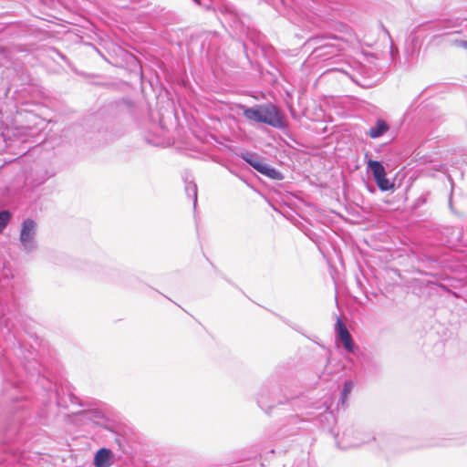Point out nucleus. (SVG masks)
Segmentation results:
<instances>
[{
	"instance_id": "obj_1",
	"label": "nucleus",
	"mask_w": 467,
	"mask_h": 467,
	"mask_svg": "<svg viewBox=\"0 0 467 467\" xmlns=\"http://www.w3.org/2000/svg\"><path fill=\"white\" fill-rule=\"evenodd\" d=\"M13 273L4 265L0 273V377L3 380V401L13 409L27 408L26 392L35 381L48 391L49 402L68 408L79 404L78 398L68 384L58 386L42 372L48 365L36 359V353L22 338V321L18 313L9 308L7 300L12 294Z\"/></svg>"
},
{
	"instance_id": "obj_2",
	"label": "nucleus",
	"mask_w": 467,
	"mask_h": 467,
	"mask_svg": "<svg viewBox=\"0 0 467 467\" xmlns=\"http://www.w3.org/2000/svg\"><path fill=\"white\" fill-rule=\"evenodd\" d=\"M20 441L17 427L9 426L0 444V467H21L27 464L25 452L20 451L18 448Z\"/></svg>"
},
{
	"instance_id": "obj_3",
	"label": "nucleus",
	"mask_w": 467,
	"mask_h": 467,
	"mask_svg": "<svg viewBox=\"0 0 467 467\" xmlns=\"http://www.w3.org/2000/svg\"><path fill=\"white\" fill-rule=\"evenodd\" d=\"M241 157L261 174L273 180H281L283 178L279 171L264 162L256 153L247 151L242 153Z\"/></svg>"
},
{
	"instance_id": "obj_4",
	"label": "nucleus",
	"mask_w": 467,
	"mask_h": 467,
	"mask_svg": "<svg viewBox=\"0 0 467 467\" xmlns=\"http://www.w3.org/2000/svg\"><path fill=\"white\" fill-rule=\"evenodd\" d=\"M36 222L30 218L24 220L21 226L19 241L23 249L27 253H30L36 248Z\"/></svg>"
},
{
	"instance_id": "obj_5",
	"label": "nucleus",
	"mask_w": 467,
	"mask_h": 467,
	"mask_svg": "<svg viewBox=\"0 0 467 467\" xmlns=\"http://www.w3.org/2000/svg\"><path fill=\"white\" fill-rule=\"evenodd\" d=\"M53 176V173H48L46 171H43L40 168H36L31 170L25 178V188L26 191H32L35 188L45 183L50 177Z\"/></svg>"
},
{
	"instance_id": "obj_6",
	"label": "nucleus",
	"mask_w": 467,
	"mask_h": 467,
	"mask_svg": "<svg viewBox=\"0 0 467 467\" xmlns=\"http://www.w3.org/2000/svg\"><path fill=\"white\" fill-rule=\"evenodd\" d=\"M261 123H265L275 128H281L284 121L277 108L272 104H267L262 106Z\"/></svg>"
},
{
	"instance_id": "obj_7",
	"label": "nucleus",
	"mask_w": 467,
	"mask_h": 467,
	"mask_svg": "<svg viewBox=\"0 0 467 467\" xmlns=\"http://www.w3.org/2000/svg\"><path fill=\"white\" fill-rule=\"evenodd\" d=\"M336 331L337 337L343 343L345 349L348 352L353 353L355 350V343L348 328L339 317L337 319Z\"/></svg>"
},
{
	"instance_id": "obj_8",
	"label": "nucleus",
	"mask_w": 467,
	"mask_h": 467,
	"mask_svg": "<svg viewBox=\"0 0 467 467\" xmlns=\"http://www.w3.org/2000/svg\"><path fill=\"white\" fill-rule=\"evenodd\" d=\"M465 21H462L461 23L458 22V20L455 21H445L441 24V28L445 30L444 33L438 34L435 36H449L453 34H464L465 29L467 30V23L463 25Z\"/></svg>"
},
{
	"instance_id": "obj_9",
	"label": "nucleus",
	"mask_w": 467,
	"mask_h": 467,
	"mask_svg": "<svg viewBox=\"0 0 467 467\" xmlns=\"http://www.w3.org/2000/svg\"><path fill=\"white\" fill-rule=\"evenodd\" d=\"M113 453L109 449H99L94 457L95 467H109L113 464Z\"/></svg>"
},
{
	"instance_id": "obj_10",
	"label": "nucleus",
	"mask_w": 467,
	"mask_h": 467,
	"mask_svg": "<svg viewBox=\"0 0 467 467\" xmlns=\"http://www.w3.org/2000/svg\"><path fill=\"white\" fill-rule=\"evenodd\" d=\"M389 130V125L384 119H378L375 125L372 126L367 132L368 136L371 139H378L383 136Z\"/></svg>"
},
{
	"instance_id": "obj_11",
	"label": "nucleus",
	"mask_w": 467,
	"mask_h": 467,
	"mask_svg": "<svg viewBox=\"0 0 467 467\" xmlns=\"http://www.w3.org/2000/svg\"><path fill=\"white\" fill-rule=\"evenodd\" d=\"M241 108L243 109L244 115L247 119L261 123L262 106L254 108H246L244 106H241Z\"/></svg>"
},
{
	"instance_id": "obj_12",
	"label": "nucleus",
	"mask_w": 467,
	"mask_h": 467,
	"mask_svg": "<svg viewBox=\"0 0 467 467\" xmlns=\"http://www.w3.org/2000/svg\"><path fill=\"white\" fill-rule=\"evenodd\" d=\"M368 167L372 172L374 179L386 173L384 166L378 161H369Z\"/></svg>"
},
{
	"instance_id": "obj_13",
	"label": "nucleus",
	"mask_w": 467,
	"mask_h": 467,
	"mask_svg": "<svg viewBox=\"0 0 467 467\" xmlns=\"http://www.w3.org/2000/svg\"><path fill=\"white\" fill-rule=\"evenodd\" d=\"M353 387L354 382L352 380H347L344 383L340 397V403L342 404L343 407L346 405L348 395L351 393Z\"/></svg>"
},
{
	"instance_id": "obj_14",
	"label": "nucleus",
	"mask_w": 467,
	"mask_h": 467,
	"mask_svg": "<svg viewBox=\"0 0 467 467\" xmlns=\"http://www.w3.org/2000/svg\"><path fill=\"white\" fill-rule=\"evenodd\" d=\"M185 192L189 198L192 199L195 207L197 203V185L193 182H186Z\"/></svg>"
},
{
	"instance_id": "obj_15",
	"label": "nucleus",
	"mask_w": 467,
	"mask_h": 467,
	"mask_svg": "<svg viewBox=\"0 0 467 467\" xmlns=\"http://www.w3.org/2000/svg\"><path fill=\"white\" fill-rule=\"evenodd\" d=\"M374 180H375L378 187L381 191H388V190L391 189V187H392V184L389 182V181L386 177V173L381 176H379L378 178H375Z\"/></svg>"
},
{
	"instance_id": "obj_16",
	"label": "nucleus",
	"mask_w": 467,
	"mask_h": 467,
	"mask_svg": "<svg viewBox=\"0 0 467 467\" xmlns=\"http://www.w3.org/2000/svg\"><path fill=\"white\" fill-rule=\"evenodd\" d=\"M11 213L7 210L0 211V234L11 220Z\"/></svg>"
},
{
	"instance_id": "obj_17",
	"label": "nucleus",
	"mask_w": 467,
	"mask_h": 467,
	"mask_svg": "<svg viewBox=\"0 0 467 467\" xmlns=\"http://www.w3.org/2000/svg\"><path fill=\"white\" fill-rule=\"evenodd\" d=\"M257 403L258 405L262 408V410H265L266 412H268L267 409L265 407V401H264V398L263 396H260L257 400Z\"/></svg>"
},
{
	"instance_id": "obj_18",
	"label": "nucleus",
	"mask_w": 467,
	"mask_h": 467,
	"mask_svg": "<svg viewBox=\"0 0 467 467\" xmlns=\"http://www.w3.org/2000/svg\"><path fill=\"white\" fill-rule=\"evenodd\" d=\"M451 42H453L457 46L462 47L467 49V41H464V40H461V41L454 40L453 41V40H451Z\"/></svg>"
},
{
	"instance_id": "obj_19",
	"label": "nucleus",
	"mask_w": 467,
	"mask_h": 467,
	"mask_svg": "<svg viewBox=\"0 0 467 467\" xmlns=\"http://www.w3.org/2000/svg\"><path fill=\"white\" fill-rule=\"evenodd\" d=\"M449 206L451 211H453V205H452V190L451 191L450 197H449Z\"/></svg>"
},
{
	"instance_id": "obj_20",
	"label": "nucleus",
	"mask_w": 467,
	"mask_h": 467,
	"mask_svg": "<svg viewBox=\"0 0 467 467\" xmlns=\"http://www.w3.org/2000/svg\"><path fill=\"white\" fill-rule=\"evenodd\" d=\"M462 241L467 243V240L464 239V235H462Z\"/></svg>"
}]
</instances>
